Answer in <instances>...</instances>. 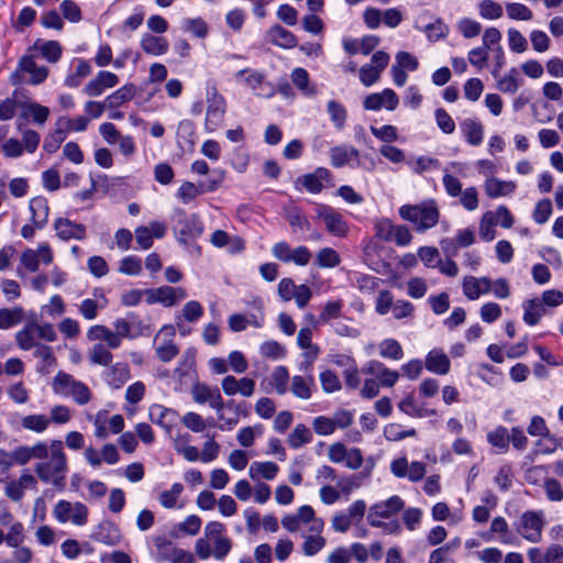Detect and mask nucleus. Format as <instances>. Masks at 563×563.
I'll list each match as a JSON object with an SVG mask.
<instances>
[{"label":"nucleus","instance_id":"13","mask_svg":"<svg viewBox=\"0 0 563 563\" xmlns=\"http://www.w3.org/2000/svg\"><path fill=\"white\" fill-rule=\"evenodd\" d=\"M235 78L254 91L257 97L269 98L274 95V87L265 82L263 73L255 69H241Z\"/></svg>","mask_w":563,"mask_h":563},{"label":"nucleus","instance_id":"55","mask_svg":"<svg viewBox=\"0 0 563 563\" xmlns=\"http://www.w3.org/2000/svg\"><path fill=\"white\" fill-rule=\"evenodd\" d=\"M154 545L159 561L170 562L178 547L164 537L154 539Z\"/></svg>","mask_w":563,"mask_h":563},{"label":"nucleus","instance_id":"28","mask_svg":"<svg viewBox=\"0 0 563 563\" xmlns=\"http://www.w3.org/2000/svg\"><path fill=\"white\" fill-rule=\"evenodd\" d=\"M267 37L273 45L285 49L294 48L298 44L296 35L279 24H275L269 27L267 31Z\"/></svg>","mask_w":563,"mask_h":563},{"label":"nucleus","instance_id":"2","mask_svg":"<svg viewBox=\"0 0 563 563\" xmlns=\"http://www.w3.org/2000/svg\"><path fill=\"white\" fill-rule=\"evenodd\" d=\"M232 550V540L225 536V526L220 521L206 525L203 537L195 542V553L200 560L213 556L222 561Z\"/></svg>","mask_w":563,"mask_h":563},{"label":"nucleus","instance_id":"1","mask_svg":"<svg viewBox=\"0 0 563 563\" xmlns=\"http://www.w3.org/2000/svg\"><path fill=\"white\" fill-rule=\"evenodd\" d=\"M34 472L43 483L51 484L59 490L65 488L68 463L60 440L49 442L48 456L35 464Z\"/></svg>","mask_w":563,"mask_h":563},{"label":"nucleus","instance_id":"46","mask_svg":"<svg viewBox=\"0 0 563 563\" xmlns=\"http://www.w3.org/2000/svg\"><path fill=\"white\" fill-rule=\"evenodd\" d=\"M24 316L21 307L0 309V329H9L19 324Z\"/></svg>","mask_w":563,"mask_h":563},{"label":"nucleus","instance_id":"8","mask_svg":"<svg viewBox=\"0 0 563 563\" xmlns=\"http://www.w3.org/2000/svg\"><path fill=\"white\" fill-rule=\"evenodd\" d=\"M404 507L405 501L399 496H391L371 506L367 521L372 527H382L384 519H389L397 515Z\"/></svg>","mask_w":563,"mask_h":563},{"label":"nucleus","instance_id":"37","mask_svg":"<svg viewBox=\"0 0 563 563\" xmlns=\"http://www.w3.org/2000/svg\"><path fill=\"white\" fill-rule=\"evenodd\" d=\"M358 151L353 146L340 145L330 150V158L332 166L340 168L347 164L352 157L356 158Z\"/></svg>","mask_w":563,"mask_h":563},{"label":"nucleus","instance_id":"16","mask_svg":"<svg viewBox=\"0 0 563 563\" xmlns=\"http://www.w3.org/2000/svg\"><path fill=\"white\" fill-rule=\"evenodd\" d=\"M272 253L275 258L285 262V263H295L299 266H305L310 262L311 252L307 246H298L296 249H291L286 242L276 243Z\"/></svg>","mask_w":563,"mask_h":563},{"label":"nucleus","instance_id":"10","mask_svg":"<svg viewBox=\"0 0 563 563\" xmlns=\"http://www.w3.org/2000/svg\"><path fill=\"white\" fill-rule=\"evenodd\" d=\"M316 214L321 220L329 233L338 238H344L349 233V225L343 216L325 205L316 207Z\"/></svg>","mask_w":563,"mask_h":563},{"label":"nucleus","instance_id":"59","mask_svg":"<svg viewBox=\"0 0 563 563\" xmlns=\"http://www.w3.org/2000/svg\"><path fill=\"white\" fill-rule=\"evenodd\" d=\"M262 433L263 427L261 424L244 427L238 432L236 440L241 446L249 448L253 445L255 438Z\"/></svg>","mask_w":563,"mask_h":563},{"label":"nucleus","instance_id":"29","mask_svg":"<svg viewBox=\"0 0 563 563\" xmlns=\"http://www.w3.org/2000/svg\"><path fill=\"white\" fill-rule=\"evenodd\" d=\"M31 220L37 229H42L48 220V202L44 197H34L29 202Z\"/></svg>","mask_w":563,"mask_h":563},{"label":"nucleus","instance_id":"32","mask_svg":"<svg viewBox=\"0 0 563 563\" xmlns=\"http://www.w3.org/2000/svg\"><path fill=\"white\" fill-rule=\"evenodd\" d=\"M278 471L279 467L274 462H253L249 467V476L253 481H260L261 478L272 481L276 477Z\"/></svg>","mask_w":563,"mask_h":563},{"label":"nucleus","instance_id":"31","mask_svg":"<svg viewBox=\"0 0 563 563\" xmlns=\"http://www.w3.org/2000/svg\"><path fill=\"white\" fill-rule=\"evenodd\" d=\"M140 44L146 54L153 56L164 55L169 48V44L165 37L156 36L151 33H145Z\"/></svg>","mask_w":563,"mask_h":563},{"label":"nucleus","instance_id":"42","mask_svg":"<svg viewBox=\"0 0 563 563\" xmlns=\"http://www.w3.org/2000/svg\"><path fill=\"white\" fill-rule=\"evenodd\" d=\"M135 86L132 84L125 85L118 89L115 92L110 95L107 100L106 104L109 108H119L123 103L130 101L135 96Z\"/></svg>","mask_w":563,"mask_h":563},{"label":"nucleus","instance_id":"17","mask_svg":"<svg viewBox=\"0 0 563 563\" xmlns=\"http://www.w3.org/2000/svg\"><path fill=\"white\" fill-rule=\"evenodd\" d=\"M174 336H175L174 327L173 325H164L154 338V343L156 344L155 351H156L157 357L162 362H169L179 352L178 346L173 343Z\"/></svg>","mask_w":563,"mask_h":563},{"label":"nucleus","instance_id":"45","mask_svg":"<svg viewBox=\"0 0 563 563\" xmlns=\"http://www.w3.org/2000/svg\"><path fill=\"white\" fill-rule=\"evenodd\" d=\"M184 492V486L180 483H174L169 489L163 490L158 495V501L162 507L166 509L177 507V501Z\"/></svg>","mask_w":563,"mask_h":563},{"label":"nucleus","instance_id":"53","mask_svg":"<svg viewBox=\"0 0 563 563\" xmlns=\"http://www.w3.org/2000/svg\"><path fill=\"white\" fill-rule=\"evenodd\" d=\"M291 80L303 93L308 96H314L317 93L316 87L309 85V75L306 69L300 67L295 68L291 73Z\"/></svg>","mask_w":563,"mask_h":563},{"label":"nucleus","instance_id":"12","mask_svg":"<svg viewBox=\"0 0 563 563\" xmlns=\"http://www.w3.org/2000/svg\"><path fill=\"white\" fill-rule=\"evenodd\" d=\"M54 255L51 246L42 243L36 250L26 249L21 253V265L30 273L38 271L40 265H49L53 262Z\"/></svg>","mask_w":563,"mask_h":563},{"label":"nucleus","instance_id":"58","mask_svg":"<svg viewBox=\"0 0 563 563\" xmlns=\"http://www.w3.org/2000/svg\"><path fill=\"white\" fill-rule=\"evenodd\" d=\"M106 306V299L101 297L100 300L85 299L79 306V312L86 320H93L98 316L99 309Z\"/></svg>","mask_w":563,"mask_h":563},{"label":"nucleus","instance_id":"61","mask_svg":"<svg viewBox=\"0 0 563 563\" xmlns=\"http://www.w3.org/2000/svg\"><path fill=\"white\" fill-rule=\"evenodd\" d=\"M180 421L184 424V427H186L188 430L195 433L203 432L207 428L205 419L199 413L194 411L186 412L181 417Z\"/></svg>","mask_w":563,"mask_h":563},{"label":"nucleus","instance_id":"38","mask_svg":"<svg viewBox=\"0 0 563 563\" xmlns=\"http://www.w3.org/2000/svg\"><path fill=\"white\" fill-rule=\"evenodd\" d=\"M521 86V79L519 78V70L517 68H510L509 71L498 78L496 87L504 93L514 95L518 91Z\"/></svg>","mask_w":563,"mask_h":563},{"label":"nucleus","instance_id":"43","mask_svg":"<svg viewBox=\"0 0 563 563\" xmlns=\"http://www.w3.org/2000/svg\"><path fill=\"white\" fill-rule=\"evenodd\" d=\"M312 440L310 430L302 423L297 424L289 433L287 442L290 448L299 449Z\"/></svg>","mask_w":563,"mask_h":563},{"label":"nucleus","instance_id":"33","mask_svg":"<svg viewBox=\"0 0 563 563\" xmlns=\"http://www.w3.org/2000/svg\"><path fill=\"white\" fill-rule=\"evenodd\" d=\"M494 536H497L500 543L510 544L512 539L510 537L509 526L504 517H495L492 520L489 533L482 534L484 539L490 541Z\"/></svg>","mask_w":563,"mask_h":563},{"label":"nucleus","instance_id":"26","mask_svg":"<svg viewBox=\"0 0 563 563\" xmlns=\"http://www.w3.org/2000/svg\"><path fill=\"white\" fill-rule=\"evenodd\" d=\"M150 420L162 427L167 433L172 432L173 423L175 422L178 413L176 410L166 408L162 405H153L148 410Z\"/></svg>","mask_w":563,"mask_h":563},{"label":"nucleus","instance_id":"48","mask_svg":"<svg viewBox=\"0 0 563 563\" xmlns=\"http://www.w3.org/2000/svg\"><path fill=\"white\" fill-rule=\"evenodd\" d=\"M108 345L101 343L95 344L89 352V361L92 364L109 366L112 363L113 355Z\"/></svg>","mask_w":563,"mask_h":563},{"label":"nucleus","instance_id":"3","mask_svg":"<svg viewBox=\"0 0 563 563\" xmlns=\"http://www.w3.org/2000/svg\"><path fill=\"white\" fill-rule=\"evenodd\" d=\"M53 391L56 395L71 397L78 405H86L91 398L89 388L65 372H58L53 378Z\"/></svg>","mask_w":563,"mask_h":563},{"label":"nucleus","instance_id":"25","mask_svg":"<svg viewBox=\"0 0 563 563\" xmlns=\"http://www.w3.org/2000/svg\"><path fill=\"white\" fill-rule=\"evenodd\" d=\"M463 292L470 300H476L490 291L492 280L487 277L466 276L463 279Z\"/></svg>","mask_w":563,"mask_h":563},{"label":"nucleus","instance_id":"49","mask_svg":"<svg viewBox=\"0 0 563 563\" xmlns=\"http://www.w3.org/2000/svg\"><path fill=\"white\" fill-rule=\"evenodd\" d=\"M497 225V218L493 211L485 212L479 221V236L484 241H493L495 239V227Z\"/></svg>","mask_w":563,"mask_h":563},{"label":"nucleus","instance_id":"57","mask_svg":"<svg viewBox=\"0 0 563 563\" xmlns=\"http://www.w3.org/2000/svg\"><path fill=\"white\" fill-rule=\"evenodd\" d=\"M327 544L325 539L321 536V533H314L311 536L305 537V541L302 543V552L307 556H312L319 553Z\"/></svg>","mask_w":563,"mask_h":563},{"label":"nucleus","instance_id":"52","mask_svg":"<svg viewBox=\"0 0 563 563\" xmlns=\"http://www.w3.org/2000/svg\"><path fill=\"white\" fill-rule=\"evenodd\" d=\"M327 111L334 126L340 130L343 129L347 117L344 106L335 100H330L327 103Z\"/></svg>","mask_w":563,"mask_h":563},{"label":"nucleus","instance_id":"60","mask_svg":"<svg viewBox=\"0 0 563 563\" xmlns=\"http://www.w3.org/2000/svg\"><path fill=\"white\" fill-rule=\"evenodd\" d=\"M319 379H320L322 390L327 394H332V393L339 391L342 387L338 375L330 369L321 372Z\"/></svg>","mask_w":563,"mask_h":563},{"label":"nucleus","instance_id":"23","mask_svg":"<svg viewBox=\"0 0 563 563\" xmlns=\"http://www.w3.org/2000/svg\"><path fill=\"white\" fill-rule=\"evenodd\" d=\"M483 187L488 198L497 199L511 196L517 189V184L512 180L492 177L485 179Z\"/></svg>","mask_w":563,"mask_h":563},{"label":"nucleus","instance_id":"40","mask_svg":"<svg viewBox=\"0 0 563 563\" xmlns=\"http://www.w3.org/2000/svg\"><path fill=\"white\" fill-rule=\"evenodd\" d=\"M313 385L314 379L312 376L303 377L296 375L291 379V393L300 399H309Z\"/></svg>","mask_w":563,"mask_h":563},{"label":"nucleus","instance_id":"4","mask_svg":"<svg viewBox=\"0 0 563 563\" xmlns=\"http://www.w3.org/2000/svg\"><path fill=\"white\" fill-rule=\"evenodd\" d=\"M399 213L405 220L415 223L419 231L434 227L439 220V211L432 205L404 206Z\"/></svg>","mask_w":563,"mask_h":563},{"label":"nucleus","instance_id":"15","mask_svg":"<svg viewBox=\"0 0 563 563\" xmlns=\"http://www.w3.org/2000/svg\"><path fill=\"white\" fill-rule=\"evenodd\" d=\"M24 73L30 75L29 82L33 85L43 82L48 75L47 68L44 66H38L31 55H24L20 58L18 69L11 76V82H20L22 80L21 74Z\"/></svg>","mask_w":563,"mask_h":563},{"label":"nucleus","instance_id":"11","mask_svg":"<svg viewBox=\"0 0 563 563\" xmlns=\"http://www.w3.org/2000/svg\"><path fill=\"white\" fill-rule=\"evenodd\" d=\"M328 457L332 463H345L350 470H358L363 464V455L360 449H347L343 443L335 442L328 449Z\"/></svg>","mask_w":563,"mask_h":563},{"label":"nucleus","instance_id":"6","mask_svg":"<svg viewBox=\"0 0 563 563\" xmlns=\"http://www.w3.org/2000/svg\"><path fill=\"white\" fill-rule=\"evenodd\" d=\"M207 110L205 126L209 132H214L222 123L227 112V101L224 97L212 86L207 89Z\"/></svg>","mask_w":563,"mask_h":563},{"label":"nucleus","instance_id":"22","mask_svg":"<svg viewBox=\"0 0 563 563\" xmlns=\"http://www.w3.org/2000/svg\"><path fill=\"white\" fill-rule=\"evenodd\" d=\"M54 229L59 239L68 240H84L86 236V227L81 223H76L67 218H58L54 222Z\"/></svg>","mask_w":563,"mask_h":563},{"label":"nucleus","instance_id":"63","mask_svg":"<svg viewBox=\"0 0 563 563\" xmlns=\"http://www.w3.org/2000/svg\"><path fill=\"white\" fill-rule=\"evenodd\" d=\"M183 227L180 233L191 238H198L202 234V225L197 214H192L183 220Z\"/></svg>","mask_w":563,"mask_h":563},{"label":"nucleus","instance_id":"5","mask_svg":"<svg viewBox=\"0 0 563 563\" xmlns=\"http://www.w3.org/2000/svg\"><path fill=\"white\" fill-rule=\"evenodd\" d=\"M545 525L542 511H525L516 523L517 532L527 541L538 543L542 539V531Z\"/></svg>","mask_w":563,"mask_h":563},{"label":"nucleus","instance_id":"54","mask_svg":"<svg viewBox=\"0 0 563 563\" xmlns=\"http://www.w3.org/2000/svg\"><path fill=\"white\" fill-rule=\"evenodd\" d=\"M379 354L382 357L398 361L402 358L404 351L398 341L385 339L379 343Z\"/></svg>","mask_w":563,"mask_h":563},{"label":"nucleus","instance_id":"27","mask_svg":"<svg viewBox=\"0 0 563 563\" xmlns=\"http://www.w3.org/2000/svg\"><path fill=\"white\" fill-rule=\"evenodd\" d=\"M426 368L437 375H446L451 368L449 356L440 349L431 350L426 356Z\"/></svg>","mask_w":563,"mask_h":563},{"label":"nucleus","instance_id":"30","mask_svg":"<svg viewBox=\"0 0 563 563\" xmlns=\"http://www.w3.org/2000/svg\"><path fill=\"white\" fill-rule=\"evenodd\" d=\"M210 242L216 247L228 246L229 251L233 254L244 250V241L241 238L230 236L223 230H216L210 236Z\"/></svg>","mask_w":563,"mask_h":563},{"label":"nucleus","instance_id":"20","mask_svg":"<svg viewBox=\"0 0 563 563\" xmlns=\"http://www.w3.org/2000/svg\"><path fill=\"white\" fill-rule=\"evenodd\" d=\"M48 456V444L38 441L33 445H20L13 450L15 465H25L31 460H44Z\"/></svg>","mask_w":563,"mask_h":563},{"label":"nucleus","instance_id":"50","mask_svg":"<svg viewBox=\"0 0 563 563\" xmlns=\"http://www.w3.org/2000/svg\"><path fill=\"white\" fill-rule=\"evenodd\" d=\"M35 336L36 334L31 322L16 332L15 341L21 350L29 351L31 349H34L38 344L35 341Z\"/></svg>","mask_w":563,"mask_h":563},{"label":"nucleus","instance_id":"19","mask_svg":"<svg viewBox=\"0 0 563 563\" xmlns=\"http://www.w3.org/2000/svg\"><path fill=\"white\" fill-rule=\"evenodd\" d=\"M398 104L399 98L397 93L389 88L384 89L382 92L371 93L363 101V107L369 111H378L383 108L394 111Z\"/></svg>","mask_w":563,"mask_h":563},{"label":"nucleus","instance_id":"34","mask_svg":"<svg viewBox=\"0 0 563 563\" xmlns=\"http://www.w3.org/2000/svg\"><path fill=\"white\" fill-rule=\"evenodd\" d=\"M296 516L301 525L308 526V530L312 533H321L323 530V520L316 517L314 510L310 506H301Z\"/></svg>","mask_w":563,"mask_h":563},{"label":"nucleus","instance_id":"39","mask_svg":"<svg viewBox=\"0 0 563 563\" xmlns=\"http://www.w3.org/2000/svg\"><path fill=\"white\" fill-rule=\"evenodd\" d=\"M49 424L51 420L45 415H27L21 419L22 428L35 433H43L47 430Z\"/></svg>","mask_w":563,"mask_h":563},{"label":"nucleus","instance_id":"9","mask_svg":"<svg viewBox=\"0 0 563 563\" xmlns=\"http://www.w3.org/2000/svg\"><path fill=\"white\" fill-rule=\"evenodd\" d=\"M144 295L148 305L162 303L165 307H173L187 297V291L183 287L161 286L144 290Z\"/></svg>","mask_w":563,"mask_h":563},{"label":"nucleus","instance_id":"47","mask_svg":"<svg viewBox=\"0 0 563 563\" xmlns=\"http://www.w3.org/2000/svg\"><path fill=\"white\" fill-rule=\"evenodd\" d=\"M487 441L500 452H506L509 446V432L507 428L499 426L487 433Z\"/></svg>","mask_w":563,"mask_h":563},{"label":"nucleus","instance_id":"44","mask_svg":"<svg viewBox=\"0 0 563 563\" xmlns=\"http://www.w3.org/2000/svg\"><path fill=\"white\" fill-rule=\"evenodd\" d=\"M462 130L466 141L471 145H479L483 141L484 130L483 125L475 120L467 119L462 123Z\"/></svg>","mask_w":563,"mask_h":563},{"label":"nucleus","instance_id":"64","mask_svg":"<svg viewBox=\"0 0 563 563\" xmlns=\"http://www.w3.org/2000/svg\"><path fill=\"white\" fill-rule=\"evenodd\" d=\"M479 14L484 19L496 20L503 15V8L493 0H483L478 4Z\"/></svg>","mask_w":563,"mask_h":563},{"label":"nucleus","instance_id":"62","mask_svg":"<svg viewBox=\"0 0 563 563\" xmlns=\"http://www.w3.org/2000/svg\"><path fill=\"white\" fill-rule=\"evenodd\" d=\"M434 119L438 128L445 134H452L455 131V122L453 118L443 108L434 110Z\"/></svg>","mask_w":563,"mask_h":563},{"label":"nucleus","instance_id":"24","mask_svg":"<svg viewBox=\"0 0 563 563\" xmlns=\"http://www.w3.org/2000/svg\"><path fill=\"white\" fill-rule=\"evenodd\" d=\"M119 84V78L110 71H99L84 88V92L90 97L102 95L104 89L112 88Z\"/></svg>","mask_w":563,"mask_h":563},{"label":"nucleus","instance_id":"18","mask_svg":"<svg viewBox=\"0 0 563 563\" xmlns=\"http://www.w3.org/2000/svg\"><path fill=\"white\" fill-rule=\"evenodd\" d=\"M191 396L196 404L203 405L208 402L218 413L221 412L224 407L220 391L217 388L212 389L203 383L192 385Z\"/></svg>","mask_w":563,"mask_h":563},{"label":"nucleus","instance_id":"7","mask_svg":"<svg viewBox=\"0 0 563 563\" xmlns=\"http://www.w3.org/2000/svg\"><path fill=\"white\" fill-rule=\"evenodd\" d=\"M88 508L82 503L59 500L53 509V516L59 523L71 522L75 526H85L88 521Z\"/></svg>","mask_w":563,"mask_h":563},{"label":"nucleus","instance_id":"56","mask_svg":"<svg viewBox=\"0 0 563 563\" xmlns=\"http://www.w3.org/2000/svg\"><path fill=\"white\" fill-rule=\"evenodd\" d=\"M34 49H38L41 55L49 63H56L62 56V47L56 41L44 42L41 45L35 44Z\"/></svg>","mask_w":563,"mask_h":563},{"label":"nucleus","instance_id":"35","mask_svg":"<svg viewBox=\"0 0 563 563\" xmlns=\"http://www.w3.org/2000/svg\"><path fill=\"white\" fill-rule=\"evenodd\" d=\"M523 321L529 325L539 323L545 313V307L539 298L526 300L523 302Z\"/></svg>","mask_w":563,"mask_h":563},{"label":"nucleus","instance_id":"36","mask_svg":"<svg viewBox=\"0 0 563 563\" xmlns=\"http://www.w3.org/2000/svg\"><path fill=\"white\" fill-rule=\"evenodd\" d=\"M218 183L212 181L208 186L207 190L212 191L217 189ZM206 189L202 186H197L194 183L185 181L178 189L177 196L178 198L184 202L188 203L195 198H197L199 195L203 194Z\"/></svg>","mask_w":563,"mask_h":563},{"label":"nucleus","instance_id":"14","mask_svg":"<svg viewBox=\"0 0 563 563\" xmlns=\"http://www.w3.org/2000/svg\"><path fill=\"white\" fill-rule=\"evenodd\" d=\"M390 472L397 478H408L410 482H419L427 473V466L422 462H411L404 456L397 457L390 463Z\"/></svg>","mask_w":563,"mask_h":563},{"label":"nucleus","instance_id":"51","mask_svg":"<svg viewBox=\"0 0 563 563\" xmlns=\"http://www.w3.org/2000/svg\"><path fill=\"white\" fill-rule=\"evenodd\" d=\"M316 263L318 266L323 268H333L340 265L341 258L335 250L331 247H323L318 252Z\"/></svg>","mask_w":563,"mask_h":563},{"label":"nucleus","instance_id":"41","mask_svg":"<svg viewBox=\"0 0 563 563\" xmlns=\"http://www.w3.org/2000/svg\"><path fill=\"white\" fill-rule=\"evenodd\" d=\"M87 338L90 341H104L110 349H117L115 336L112 330L102 324H96L88 329Z\"/></svg>","mask_w":563,"mask_h":563},{"label":"nucleus","instance_id":"21","mask_svg":"<svg viewBox=\"0 0 563 563\" xmlns=\"http://www.w3.org/2000/svg\"><path fill=\"white\" fill-rule=\"evenodd\" d=\"M221 387L227 396L240 394L243 397H251L255 391V382L247 377L236 379L229 375L222 379Z\"/></svg>","mask_w":563,"mask_h":563}]
</instances>
